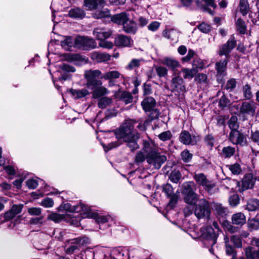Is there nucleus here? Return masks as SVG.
I'll return each instance as SVG.
<instances>
[{"instance_id":"nucleus-8","label":"nucleus","mask_w":259,"mask_h":259,"mask_svg":"<svg viewBox=\"0 0 259 259\" xmlns=\"http://www.w3.org/2000/svg\"><path fill=\"white\" fill-rule=\"evenodd\" d=\"M255 181V179L252 174L246 175L241 181L237 182L238 191L240 192H243L248 189H251L254 184Z\"/></svg>"},{"instance_id":"nucleus-29","label":"nucleus","mask_w":259,"mask_h":259,"mask_svg":"<svg viewBox=\"0 0 259 259\" xmlns=\"http://www.w3.org/2000/svg\"><path fill=\"white\" fill-rule=\"evenodd\" d=\"M120 73L116 70H112L105 72L101 77V78L105 80H109V85L112 83V80L117 79L120 77Z\"/></svg>"},{"instance_id":"nucleus-5","label":"nucleus","mask_w":259,"mask_h":259,"mask_svg":"<svg viewBox=\"0 0 259 259\" xmlns=\"http://www.w3.org/2000/svg\"><path fill=\"white\" fill-rule=\"evenodd\" d=\"M194 213L198 219L208 217L210 213V208L208 202L205 199H201L196 205Z\"/></svg>"},{"instance_id":"nucleus-10","label":"nucleus","mask_w":259,"mask_h":259,"mask_svg":"<svg viewBox=\"0 0 259 259\" xmlns=\"http://www.w3.org/2000/svg\"><path fill=\"white\" fill-rule=\"evenodd\" d=\"M85 242L84 238H74L68 240L65 242V251L68 254H72L75 250L78 249L79 247Z\"/></svg>"},{"instance_id":"nucleus-64","label":"nucleus","mask_w":259,"mask_h":259,"mask_svg":"<svg viewBox=\"0 0 259 259\" xmlns=\"http://www.w3.org/2000/svg\"><path fill=\"white\" fill-rule=\"evenodd\" d=\"M198 28L203 33H208L210 30L211 27L205 23H202L198 26Z\"/></svg>"},{"instance_id":"nucleus-39","label":"nucleus","mask_w":259,"mask_h":259,"mask_svg":"<svg viewBox=\"0 0 259 259\" xmlns=\"http://www.w3.org/2000/svg\"><path fill=\"white\" fill-rule=\"evenodd\" d=\"M243 97L246 100H250L253 97L251 88L248 84L244 85L242 89Z\"/></svg>"},{"instance_id":"nucleus-14","label":"nucleus","mask_w":259,"mask_h":259,"mask_svg":"<svg viewBox=\"0 0 259 259\" xmlns=\"http://www.w3.org/2000/svg\"><path fill=\"white\" fill-rule=\"evenodd\" d=\"M228 61V59H225L216 62L215 68L217 70L216 76L218 80H222L223 77L226 75L227 65Z\"/></svg>"},{"instance_id":"nucleus-61","label":"nucleus","mask_w":259,"mask_h":259,"mask_svg":"<svg viewBox=\"0 0 259 259\" xmlns=\"http://www.w3.org/2000/svg\"><path fill=\"white\" fill-rule=\"evenodd\" d=\"M26 184L27 186L31 189H34L38 186V182L34 179H28L26 181Z\"/></svg>"},{"instance_id":"nucleus-28","label":"nucleus","mask_w":259,"mask_h":259,"mask_svg":"<svg viewBox=\"0 0 259 259\" xmlns=\"http://www.w3.org/2000/svg\"><path fill=\"white\" fill-rule=\"evenodd\" d=\"M182 191L183 195L195 192L196 189L195 184L192 181L185 182L183 185Z\"/></svg>"},{"instance_id":"nucleus-38","label":"nucleus","mask_w":259,"mask_h":259,"mask_svg":"<svg viewBox=\"0 0 259 259\" xmlns=\"http://www.w3.org/2000/svg\"><path fill=\"white\" fill-rule=\"evenodd\" d=\"M213 210L217 215L220 217H223L227 214V209L222 204L215 203L213 204Z\"/></svg>"},{"instance_id":"nucleus-1","label":"nucleus","mask_w":259,"mask_h":259,"mask_svg":"<svg viewBox=\"0 0 259 259\" xmlns=\"http://www.w3.org/2000/svg\"><path fill=\"white\" fill-rule=\"evenodd\" d=\"M136 123V121L134 120H126L118 129L115 130L114 132L117 140L111 142L106 146H104L105 151H107L118 147L121 144L120 141L126 143L127 146L132 151L138 149L139 145L137 140L139 136L134 130Z\"/></svg>"},{"instance_id":"nucleus-62","label":"nucleus","mask_w":259,"mask_h":259,"mask_svg":"<svg viewBox=\"0 0 259 259\" xmlns=\"http://www.w3.org/2000/svg\"><path fill=\"white\" fill-rule=\"evenodd\" d=\"M41 204L45 207H51L53 206L54 201L51 198H46L42 200Z\"/></svg>"},{"instance_id":"nucleus-24","label":"nucleus","mask_w":259,"mask_h":259,"mask_svg":"<svg viewBox=\"0 0 259 259\" xmlns=\"http://www.w3.org/2000/svg\"><path fill=\"white\" fill-rule=\"evenodd\" d=\"M85 13L82 9L79 8H73L68 12V16L74 19H81L84 17Z\"/></svg>"},{"instance_id":"nucleus-33","label":"nucleus","mask_w":259,"mask_h":259,"mask_svg":"<svg viewBox=\"0 0 259 259\" xmlns=\"http://www.w3.org/2000/svg\"><path fill=\"white\" fill-rule=\"evenodd\" d=\"M112 102L113 100L112 98L107 97H103L99 99L98 105L100 108L105 109L107 107L111 106Z\"/></svg>"},{"instance_id":"nucleus-37","label":"nucleus","mask_w":259,"mask_h":259,"mask_svg":"<svg viewBox=\"0 0 259 259\" xmlns=\"http://www.w3.org/2000/svg\"><path fill=\"white\" fill-rule=\"evenodd\" d=\"M144 61L143 59H133L126 66L125 68L131 70L139 67L142 62Z\"/></svg>"},{"instance_id":"nucleus-19","label":"nucleus","mask_w":259,"mask_h":259,"mask_svg":"<svg viewBox=\"0 0 259 259\" xmlns=\"http://www.w3.org/2000/svg\"><path fill=\"white\" fill-rule=\"evenodd\" d=\"M105 4V0H84V6L89 10L96 9L98 6L103 7Z\"/></svg>"},{"instance_id":"nucleus-20","label":"nucleus","mask_w":259,"mask_h":259,"mask_svg":"<svg viewBox=\"0 0 259 259\" xmlns=\"http://www.w3.org/2000/svg\"><path fill=\"white\" fill-rule=\"evenodd\" d=\"M156 104L155 100L151 97L145 98L141 102L142 108L146 112L155 108Z\"/></svg>"},{"instance_id":"nucleus-55","label":"nucleus","mask_w":259,"mask_h":259,"mask_svg":"<svg viewBox=\"0 0 259 259\" xmlns=\"http://www.w3.org/2000/svg\"><path fill=\"white\" fill-rule=\"evenodd\" d=\"M148 112H149L148 114L149 121H152L154 119L158 118L159 115V111L155 108L149 110Z\"/></svg>"},{"instance_id":"nucleus-58","label":"nucleus","mask_w":259,"mask_h":259,"mask_svg":"<svg viewBox=\"0 0 259 259\" xmlns=\"http://www.w3.org/2000/svg\"><path fill=\"white\" fill-rule=\"evenodd\" d=\"M236 85V81L234 78H231L227 81L225 88L229 91L234 90Z\"/></svg>"},{"instance_id":"nucleus-50","label":"nucleus","mask_w":259,"mask_h":259,"mask_svg":"<svg viewBox=\"0 0 259 259\" xmlns=\"http://www.w3.org/2000/svg\"><path fill=\"white\" fill-rule=\"evenodd\" d=\"M121 100L126 104L130 103L133 101V97L130 93L123 92L121 95Z\"/></svg>"},{"instance_id":"nucleus-18","label":"nucleus","mask_w":259,"mask_h":259,"mask_svg":"<svg viewBox=\"0 0 259 259\" xmlns=\"http://www.w3.org/2000/svg\"><path fill=\"white\" fill-rule=\"evenodd\" d=\"M123 30L126 33L135 34L137 31V25L133 20H130L129 18L122 26Z\"/></svg>"},{"instance_id":"nucleus-52","label":"nucleus","mask_w":259,"mask_h":259,"mask_svg":"<svg viewBox=\"0 0 259 259\" xmlns=\"http://www.w3.org/2000/svg\"><path fill=\"white\" fill-rule=\"evenodd\" d=\"M41 208L39 207H32L28 208V212L31 215L42 216Z\"/></svg>"},{"instance_id":"nucleus-22","label":"nucleus","mask_w":259,"mask_h":259,"mask_svg":"<svg viewBox=\"0 0 259 259\" xmlns=\"http://www.w3.org/2000/svg\"><path fill=\"white\" fill-rule=\"evenodd\" d=\"M91 58L97 62H103L110 60L111 56L107 53L94 52L92 53Z\"/></svg>"},{"instance_id":"nucleus-35","label":"nucleus","mask_w":259,"mask_h":259,"mask_svg":"<svg viewBox=\"0 0 259 259\" xmlns=\"http://www.w3.org/2000/svg\"><path fill=\"white\" fill-rule=\"evenodd\" d=\"M181 72L183 73V77L185 79H192L198 72V70L195 68L188 69L183 68L182 69Z\"/></svg>"},{"instance_id":"nucleus-54","label":"nucleus","mask_w":259,"mask_h":259,"mask_svg":"<svg viewBox=\"0 0 259 259\" xmlns=\"http://www.w3.org/2000/svg\"><path fill=\"white\" fill-rule=\"evenodd\" d=\"M162 190L167 197L174 194L173 188L169 184L164 185L162 187Z\"/></svg>"},{"instance_id":"nucleus-26","label":"nucleus","mask_w":259,"mask_h":259,"mask_svg":"<svg viewBox=\"0 0 259 259\" xmlns=\"http://www.w3.org/2000/svg\"><path fill=\"white\" fill-rule=\"evenodd\" d=\"M180 141L184 144L194 145L196 141L192 138L191 135L187 131H182L180 136Z\"/></svg>"},{"instance_id":"nucleus-46","label":"nucleus","mask_w":259,"mask_h":259,"mask_svg":"<svg viewBox=\"0 0 259 259\" xmlns=\"http://www.w3.org/2000/svg\"><path fill=\"white\" fill-rule=\"evenodd\" d=\"M192 65V68H195L196 70H201L203 69L205 66V64L204 63V62L201 60L200 59L197 58H195L194 59Z\"/></svg>"},{"instance_id":"nucleus-56","label":"nucleus","mask_w":259,"mask_h":259,"mask_svg":"<svg viewBox=\"0 0 259 259\" xmlns=\"http://www.w3.org/2000/svg\"><path fill=\"white\" fill-rule=\"evenodd\" d=\"M172 134L169 131L161 133L158 135L159 138L162 141L169 140L171 139Z\"/></svg>"},{"instance_id":"nucleus-41","label":"nucleus","mask_w":259,"mask_h":259,"mask_svg":"<svg viewBox=\"0 0 259 259\" xmlns=\"http://www.w3.org/2000/svg\"><path fill=\"white\" fill-rule=\"evenodd\" d=\"M235 152V148L231 146L225 147L222 149V155L225 158H230Z\"/></svg>"},{"instance_id":"nucleus-30","label":"nucleus","mask_w":259,"mask_h":259,"mask_svg":"<svg viewBox=\"0 0 259 259\" xmlns=\"http://www.w3.org/2000/svg\"><path fill=\"white\" fill-rule=\"evenodd\" d=\"M93 97L95 99L99 98L108 94L109 91L103 86L100 85L93 89Z\"/></svg>"},{"instance_id":"nucleus-49","label":"nucleus","mask_w":259,"mask_h":259,"mask_svg":"<svg viewBox=\"0 0 259 259\" xmlns=\"http://www.w3.org/2000/svg\"><path fill=\"white\" fill-rule=\"evenodd\" d=\"M227 166L233 175H239L242 171L240 165L238 163L229 165Z\"/></svg>"},{"instance_id":"nucleus-51","label":"nucleus","mask_w":259,"mask_h":259,"mask_svg":"<svg viewBox=\"0 0 259 259\" xmlns=\"http://www.w3.org/2000/svg\"><path fill=\"white\" fill-rule=\"evenodd\" d=\"M155 71L159 77H165L168 73L167 69L162 66L156 67Z\"/></svg>"},{"instance_id":"nucleus-36","label":"nucleus","mask_w":259,"mask_h":259,"mask_svg":"<svg viewBox=\"0 0 259 259\" xmlns=\"http://www.w3.org/2000/svg\"><path fill=\"white\" fill-rule=\"evenodd\" d=\"M70 93L75 99L83 98L89 94V91L85 89L81 90L71 89Z\"/></svg>"},{"instance_id":"nucleus-44","label":"nucleus","mask_w":259,"mask_h":259,"mask_svg":"<svg viewBox=\"0 0 259 259\" xmlns=\"http://www.w3.org/2000/svg\"><path fill=\"white\" fill-rule=\"evenodd\" d=\"M77 206L78 207V209L80 210L79 212L82 211L86 214L87 217L88 218H92L95 214L91 212V210L90 207L83 204H80L79 205H77Z\"/></svg>"},{"instance_id":"nucleus-15","label":"nucleus","mask_w":259,"mask_h":259,"mask_svg":"<svg viewBox=\"0 0 259 259\" xmlns=\"http://www.w3.org/2000/svg\"><path fill=\"white\" fill-rule=\"evenodd\" d=\"M134 41L132 39L126 35L119 34L116 37L114 40L115 45L118 47H132Z\"/></svg>"},{"instance_id":"nucleus-32","label":"nucleus","mask_w":259,"mask_h":259,"mask_svg":"<svg viewBox=\"0 0 259 259\" xmlns=\"http://www.w3.org/2000/svg\"><path fill=\"white\" fill-rule=\"evenodd\" d=\"M198 198L199 196L195 193V191L184 195V201L191 205H195Z\"/></svg>"},{"instance_id":"nucleus-7","label":"nucleus","mask_w":259,"mask_h":259,"mask_svg":"<svg viewBox=\"0 0 259 259\" xmlns=\"http://www.w3.org/2000/svg\"><path fill=\"white\" fill-rule=\"evenodd\" d=\"M96 43L94 39L85 36L76 38V48L82 50H90L95 48Z\"/></svg>"},{"instance_id":"nucleus-9","label":"nucleus","mask_w":259,"mask_h":259,"mask_svg":"<svg viewBox=\"0 0 259 259\" xmlns=\"http://www.w3.org/2000/svg\"><path fill=\"white\" fill-rule=\"evenodd\" d=\"M236 46V41L234 36L231 37L225 43L220 47L219 55L220 56L225 55V59H228L230 58V53L235 48Z\"/></svg>"},{"instance_id":"nucleus-16","label":"nucleus","mask_w":259,"mask_h":259,"mask_svg":"<svg viewBox=\"0 0 259 259\" xmlns=\"http://www.w3.org/2000/svg\"><path fill=\"white\" fill-rule=\"evenodd\" d=\"M161 63L162 64L166 66L170 69L172 70L174 72V75L176 74V71L177 68L180 66V62L178 61L175 59L170 57L164 58L162 59Z\"/></svg>"},{"instance_id":"nucleus-31","label":"nucleus","mask_w":259,"mask_h":259,"mask_svg":"<svg viewBox=\"0 0 259 259\" xmlns=\"http://www.w3.org/2000/svg\"><path fill=\"white\" fill-rule=\"evenodd\" d=\"M163 35L174 42H177L178 41L179 33L174 29L165 30L163 31Z\"/></svg>"},{"instance_id":"nucleus-42","label":"nucleus","mask_w":259,"mask_h":259,"mask_svg":"<svg viewBox=\"0 0 259 259\" xmlns=\"http://www.w3.org/2000/svg\"><path fill=\"white\" fill-rule=\"evenodd\" d=\"M182 177L181 172L176 169L172 170L169 175V179L175 183H178Z\"/></svg>"},{"instance_id":"nucleus-25","label":"nucleus","mask_w":259,"mask_h":259,"mask_svg":"<svg viewBox=\"0 0 259 259\" xmlns=\"http://www.w3.org/2000/svg\"><path fill=\"white\" fill-rule=\"evenodd\" d=\"M128 18V16L127 14L123 12L112 16L111 17V20L115 23L122 25L123 26Z\"/></svg>"},{"instance_id":"nucleus-47","label":"nucleus","mask_w":259,"mask_h":259,"mask_svg":"<svg viewBox=\"0 0 259 259\" xmlns=\"http://www.w3.org/2000/svg\"><path fill=\"white\" fill-rule=\"evenodd\" d=\"M238 119L236 116H232L229 120V127L232 130H237L239 127V124L238 123Z\"/></svg>"},{"instance_id":"nucleus-27","label":"nucleus","mask_w":259,"mask_h":259,"mask_svg":"<svg viewBox=\"0 0 259 259\" xmlns=\"http://www.w3.org/2000/svg\"><path fill=\"white\" fill-rule=\"evenodd\" d=\"M246 259H259V249L252 247H247L244 250Z\"/></svg>"},{"instance_id":"nucleus-11","label":"nucleus","mask_w":259,"mask_h":259,"mask_svg":"<svg viewBox=\"0 0 259 259\" xmlns=\"http://www.w3.org/2000/svg\"><path fill=\"white\" fill-rule=\"evenodd\" d=\"M229 140L233 144L244 145L245 144L246 138L239 131L232 130L229 134Z\"/></svg>"},{"instance_id":"nucleus-6","label":"nucleus","mask_w":259,"mask_h":259,"mask_svg":"<svg viewBox=\"0 0 259 259\" xmlns=\"http://www.w3.org/2000/svg\"><path fill=\"white\" fill-rule=\"evenodd\" d=\"M257 104L253 101L243 102L239 108V114L242 116H253L256 111Z\"/></svg>"},{"instance_id":"nucleus-2","label":"nucleus","mask_w":259,"mask_h":259,"mask_svg":"<svg viewBox=\"0 0 259 259\" xmlns=\"http://www.w3.org/2000/svg\"><path fill=\"white\" fill-rule=\"evenodd\" d=\"M145 159L149 164L152 165L156 169H159L166 160V157L160 155L153 141L149 139L143 140V148L135 156L136 163H142Z\"/></svg>"},{"instance_id":"nucleus-17","label":"nucleus","mask_w":259,"mask_h":259,"mask_svg":"<svg viewBox=\"0 0 259 259\" xmlns=\"http://www.w3.org/2000/svg\"><path fill=\"white\" fill-rule=\"evenodd\" d=\"M112 32L110 29L104 28H96L94 30V36L99 40L105 39L110 36Z\"/></svg>"},{"instance_id":"nucleus-60","label":"nucleus","mask_w":259,"mask_h":259,"mask_svg":"<svg viewBox=\"0 0 259 259\" xmlns=\"http://www.w3.org/2000/svg\"><path fill=\"white\" fill-rule=\"evenodd\" d=\"M99 46L103 48L110 49L112 48L113 44L111 41L106 40L105 39H102L100 40L99 43Z\"/></svg>"},{"instance_id":"nucleus-53","label":"nucleus","mask_w":259,"mask_h":259,"mask_svg":"<svg viewBox=\"0 0 259 259\" xmlns=\"http://www.w3.org/2000/svg\"><path fill=\"white\" fill-rule=\"evenodd\" d=\"M181 157L182 160L185 162H189L193 156V155L187 150H185L181 153Z\"/></svg>"},{"instance_id":"nucleus-63","label":"nucleus","mask_w":259,"mask_h":259,"mask_svg":"<svg viewBox=\"0 0 259 259\" xmlns=\"http://www.w3.org/2000/svg\"><path fill=\"white\" fill-rule=\"evenodd\" d=\"M249 227L251 230H257L259 229V221L253 219L251 220L249 223Z\"/></svg>"},{"instance_id":"nucleus-34","label":"nucleus","mask_w":259,"mask_h":259,"mask_svg":"<svg viewBox=\"0 0 259 259\" xmlns=\"http://www.w3.org/2000/svg\"><path fill=\"white\" fill-rule=\"evenodd\" d=\"M246 209L249 211H255L259 209V200L256 199H250L247 203Z\"/></svg>"},{"instance_id":"nucleus-48","label":"nucleus","mask_w":259,"mask_h":259,"mask_svg":"<svg viewBox=\"0 0 259 259\" xmlns=\"http://www.w3.org/2000/svg\"><path fill=\"white\" fill-rule=\"evenodd\" d=\"M64 218V215L57 213H52L49 216L48 219L55 223L60 222Z\"/></svg>"},{"instance_id":"nucleus-45","label":"nucleus","mask_w":259,"mask_h":259,"mask_svg":"<svg viewBox=\"0 0 259 259\" xmlns=\"http://www.w3.org/2000/svg\"><path fill=\"white\" fill-rule=\"evenodd\" d=\"M110 15V12L108 9H105L102 11H96L94 14L93 17L96 19H101L102 18L108 17Z\"/></svg>"},{"instance_id":"nucleus-57","label":"nucleus","mask_w":259,"mask_h":259,"mask_svg":"<svg viewBox=\"0 0 259 259\" xmlns=\"http://www.w3.org/2000/svg\"><path fill=\"white\" fill-rule=\"evenodd\" d=\"M231 241L236 247H241L242 246V241L241 238L236 235H233L231 237Z\"/></svg>"},{"instance_id":"nucleus-4","label":"nucleus","mask_w":259,"mask_h":259,"mask_svg":"<svg viewBox=\"0 0 259 259\" xmlns=\"http://www.w3.org/2000/svg\"><path fill=\"white\" fill-rule=\"evenodd\" d=\"M193 178L197 184L202 186L203 189L208 193L210 194L214 193L216 189L215 183L208 179L204 174H195Z\"/></svg>"},{"instance_id":"nucleus-23","label":"nucleus","mask_w":259,"mask_h":259,"mask_svg":"<svg viewBox=\"0 0 259 259\" xmlns=\"http://www.w3.org/2000/svg\"><path fill=\"white\" fill-rule=\"evenodd\" d=\"M61 46L67 51H70L72 47H76V38L71 36H65L61 42Z\"/></svg>"},{"instance_id":"nucleus-12","label":"nucleus","mask_w":259,"mask_h":259,"mask_svg":"<svg viewBox=\"0 0 259 259\" xmlns=\"http://www.w3.org/2000/svg\"><path fill=\"white\" fill-rule=\"evenodd\" d=\"M202 236L209 241V244L212 246L217 242L218 233L215 232L212 227L207 226L202 230Z\"/></svg>"},{"instance_id":"nucleus-59","label":"nucleus","mask_w":259,"mask_h":259,"mask_svg":"<svg viewBox=\"0 0 259 259\" xmlns=\"http://www.w3.org/2000/svg\"><path fill=\"white\" fill-rule=\"evenodd\" d=\"M230 103V101L227 99L225 95H223L220 98L219 105L222 108L227 107Z\"/></svg>"},{"instance_id":"nucleus-3","label":"nucleus","mask_w":259,"mask_h":259,"mask_svg":"<svg viewBox=\"0 0 259 259\" xmlns=\"http://www.w3.org/2000/svg\"><path fill=\"white\" fill-rule=\"evenodd\" d=\"M101 71L98 69H90L85 71L84 76L87 80L86 86L87 88L94 89L98 86L101 85L102 82L98 79L99 77L101 78Z\"/></svg>"},{"instance_id":"nucleus-40","label":"nucleus","mask_w":259,"mask_h":259,"mask_svg":"<svg viewBox=\"0 0 259 259\" xmlns=\"http://www.w3.org/2000/svg\"><path fill=\"white\" fill-rule=\"evenodd\" d=\"M239 10L243 16L246 15L248 13L249 10V7L247 0H240Z\"/></svg>"},{"instance_id":"nucleus-43","label":"nucleus","mask_w":259,"mask_h":259,"mask_svg":"<svg viewBox=\"0 0 259 259\" xmlns=\"http://www.w3.org/2000/svg\"><path fill=\"white\" fill-rule=\"evenodd\" d=\"M237 29L241 34H245L246 30V26L245 22L240 18H238L236 22Z\"/></svg>"},{"instance_id":"nucleus-21","label":"nucleus","mask_w":259,"mask_h":259,"mask_svg":"<svg viewBox=\"0 0 259 259\" xmlns=\"http://www.w3.org/2000/svg\"><path fill=\"white\" fill-rule=\"evenodd\" d=\"M231 221L233 224L241 226L246 223V217L241 212H237L232 215Z\"/></svg>"},{"instance_id":"nucleus-13","label":"nucleus","mask_w":259,"mask_h":259,"mask_svg":"<svg viewBox=\"0 0 259 259\" xmlns=\"http://www.w3.org/2000/svg\"><path fill=\"white\" fill-rule=\"evenodd\" d=\"M171 90L172 92L178 93L183 92L186 91V88L184 84V80L179 74L172 77L170 82Z\"/></svg>"}]
</instances>
